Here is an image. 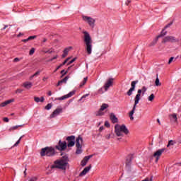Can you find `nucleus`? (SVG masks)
<instances>
[{
  "mask_svg": "<svg viewBox=\"0 0 181 181\" xmlns=\"http://www.w3.org/2000/svg\"><path fill=\"white\" fill-rule=\"evenodd\" d=\"M69 165V156H64L61 159L56 160L54 165H51V169H62L66 170Z\"/></svg>",
  "mask_w": 181,
  "mask_h": 181,
  "instance_id": "1",
  "label": "nucleus"
},
{
  "mask_svg": "<svg viewBox=\"0 0 181 181\" xmlns=\"http://www.w3.org/2000/svg\"><path fill=\"white\" fill-rule=\"evenodd\" d=\"M83 41L86 45V50L88 54H91L93 50V40L90 33L87 31H83Z\"/></svg>",
  "mask_w": 181,
  "mask_h": 181,
  "instance_id": "2",
  "label": "nucleus"
},
{
  "mask_svg": "<svg viewBox=\"0 0 181 181\" xmlns=\"http://www.w3.org/2000/svg\"><path fill=\"white\" fill-rule=\"evenodd\" d=\"M115 132L117 136H124V135H128V134H129V130H128V128H127L125 124H116L115 125Z\"/></svg>",
  "mask_w": 181,
  "mask_h": 181,
  "instance_id": "3",
  "label": "nucleus"
},
{
  "mask_svg": "<svg viewBox=\"0 0 181 181\" xmlns=\"http://www.w3.org/2000/svg\"><path fill=\"white\" fill-rule=\"evenodd\" d=\"M56 155V150L53 147H45L41 149V156H54Z\"/></svg>",
  "mask_w": 181,
  "mask_h": 181,
  "instance_id": "4",
  "label": "nucleus"
},
{
  "mask_svg": "<svg viewBox=\"0 0 181 181\" xmlns=\"http://www.w3.org/2000/svg\"><path fill=\"white\" fill-rule=\"evenodd\" d=\"M76 146L77 148L76 151V155H80V153H82L83 150L81 148H83V137H81V136H78L76 138Z\"/></svg>",
  "mask_w": 181,
  "mask_h": 181,
  "instance_id": "5",
  "label": "nucleus"
},
{
  "mask_svg": "<svg viewBox=\"0 0 181 181\" xmlns=\"http://www.w3.org/2000/svg\"><path fill=\"white\" fill-rule=\"evenodd\" d=\"M82 18H83V21H84L85 22H87L89 26H90V28L93 29V28L95 26V20L91 17H88L86 16H83Z\"/></svg>",
  "mask_w": 181,
  "mask_h": 181,
  "instance_id": "6",
  "label": "nucleus"
},
{
  "mask_svg": "<svg viewBox=\"0 0 181 181\" xmlns=\"http://www.w3.org/2000/svg\"><path fill=\"white\" fill-rule=\"evenodd\" d=\"M66 141L68 142L66 144L68 148H71L76 145V136H69L66 137Z\"/></svg>",
  "mask_w": 181,
  "mask_h": 181,
  "instance_id": "7",
  "label": "nucleus"
},
{
  "mask_svg": "<svg viewBox=\"0 0 181 181\" xmlns=\"http://www.w3.org/2000/svg\"><path fill=\"white\" fill-rule=\"evenodd\" d=\"M169 42L170 43H176L179 42V39L176 38L175 37L168 35L163 38L162 43H168Z\"/></svg>",
  "mask_w": 181,
  "mask_h": 181,
  "instance_id": "8",
  "label": "nucleus"
},
{
  "mask_svg": "<svg viewBox=\"0 0 181 181\" xmlns=\"http://www.w3.org/2000/svg\"><path fill=\"white\" fill-rule=\"evenodd\" d=\"M67 146V143L66 141H62V140H59L58 145L55 146V148L57 151H61L62 152L63 151H66Z\"/></svg>",
  "mask_w": 181,
  "mask_h": 181,
  "instance_id": "9",
  "label": "nucleus"
},
{
  "mask_svg": "<svg viewBox=\"0 0 181 181\" xmlns=\"http://www.w3.org/2000/svg\"><path fill=\"white\" fill-rule=\"evenodd\" d=\"M138 83H139V81H138V80L132 81V83H131V88H130V89L127 92V95L129 97H131V95H132V92H133V91H135V88L136 87V84H138Z\"/></svg>",
  "mask_w": 181,
  "mask_h": 181,
  "instance_id": "10",
  "label": "nucleus"
},
{
  "mask_svg": "<svg viewBox=\"0 0 181 181\" xmlns=\"http://www.w3.org/2000/svg\"><path fill=\"white\" fill-rule=\"evenodd\" d=\"M110 106L108 105V104L107 103H103L101 106L100 110L97 112L96 113V116L97 117H101L103 115H104V112H103V111H104V110H107V108H108Z\"/></svg>",
  "mask_w": 181,
  "mask_h": 181,
  "instance_id": "11",
  "label": "nucleus"
},
{
  "mask_svg": "<svg viewBox=\"0 0 181 181\" xmlns=\"http://www.w3.org/2000/svg\"><path fill=\"white\" fill-rule=\"evenodd\" d=\"M74 94H76V90H72V91L69 92L68 94L64 95L62 97L57 98L55 100H59V101H62L63 100H66V98H70V97H73V95H74Z\"/></svg>",
  "mask_w": 181,
  "mask_h": 181,
  "instance_id": "12",
  "label": "nucleus"
},
{
  "mask_svg": "<svg viewBox=\"0 0 181 181\" xmlns=\"http://www.w3.org/2000/svg\"><path fill=\"white\" fill-rule=\"evenodd\" d=\"M61 112H63V108H59L57 107L54 112L50 115L49 118H55V117H57L59 114Z\"/></svg>",
  "mask_w": 181,
  "mask_h": 181,
  "instance_id": "13",
  "label": "nucleus"
},
{
  "mask_svg": "<svg viewBox=\"0 0 181 181\" xmlns=\"http://www.w3.org/2000/svg\"><path fill=\"white\" fill-rule=\"evenodd\" d=\"M114 81V78H110L107 80V81L105 83V90L107 91L109 88V87H111L112 86V83Z\"/></svg>",
  "mask_w": 181,
  "mask_h": 181,
  "instance_id": "14",
  "label": "nucleus"
},
{
  "mask_svg": "<svg viewBox=\"0 0 181 181\" xmlns=\"http://www.w3.org/2000/svg\"><path fill=\"white\" fill-rule=\"evenodd\" d=\"M138 104H139V103H136V102H134L133 109L129 112V117H130V119H132V121L134 120V116L133 115L135 113V110L136 109V105H138Z\"/></svg>",
  "mask_w": 181,
  "mask_h": 181,
  "instance_id": "15",
  "label": "nucleus"
},
{
  "mask_svg": "<svg viewBox=\"0 0 181 181\" xmlns=\"http://www.w3.org/2000/svg\"><path fill=\"white\" fill-rule=\"evenodd\" d=\"M138 104H139V103H136V102H134L133 109L129 112V117H130V119H132V121L134 120V116L133 115L135 113V110L136 109V105H138Z\"/></svg>",
  "mask_w": 181,
  "mask_h": 181,
  "instance_id": "16",
  "label": "nucleus"
},
{
  "mask_svg": "<svg viewBox=\"0 0 181 181\" xmlns=\"http://www.w3.org/2000/svg\"><path fill=\"white\" fill-rule=\"evenodd\" d=\"M90 169H91V165L89 166L86 167L83 171L79 174V176H86L88 172H90Z\"/></svg>",
  "mask_w": 181,
  "mask_h": 181,
  "instance_id": "17",
  "label": "nucleus"
},
{
  "mask_svg": "<svg viewBox=\"0 0 181 181\" xmlns=\"http://www.w3.org/2000/svg\"><path fill=\"white\" fill-rule=\"evenodd\" d=\"M137 94L136 95L135 98H134V103H139V100H141V94L142 93V89H139L137 90Z\"/></svg>",
  "mask_w": 181,
  "mask_h": 181,
  "instance_id": "18",
  "label": "nucleus"
},
{
  "mask_svg": "<svg viewBox=\"0 0 181 181\" xmlns=\"http://www.w3.org/2000/svg\"><path fill=\"white\" fill-rule=\"evenodd\" d=\"M132 159H134V155L130 154L127 156V160H126V165L127 166H131V162H132Z\"/></svg>",
  "mask_w": 181,
  "mask_h": 181,
  "instance_id": "19",
  "label": "nucleus"
},
{
  "mask_svg": "<svg viewBox=\"0 0 181 181\" xmlns=\"http://www.w3.org/2000/svg\"><path fill=\"white\" fill-rule=\"evenodd\" d=\"M165 151H166V148L159 149L153 153V156L159 158V156H161L162 153L165 152Z\"/></svg>",
  "mask_w": 181,
  "mask_h": 181,
  "instance_id": "20",
  "label": "nucleus"
},
{
  "mask_svg": "<svg viewBox=\"0 0 181 181\" xmlns=\"http://www.w3.org/2000/svg\"><path fill=\"white\" fill-rule=\"evenodd\" d=\"M169 118L171 122H177V115H176V113L170 115Z\"/></svg>",
  "mask_w": 181,
  "mask_h": 181,
  "instance_id": "21",
  "label": "nucleus"
},
{
  "mask_svg": "<svg viewBox=\"0 0 181 181\" xmlns=\"http://www.w3.org/2000/svg\"><path fill=\"white\" fill-rule=\"evenodd\" d=\"M110 118L112 124H117V122H118V118H117V116H115L114 113L110 114Z\"/></svg>",
  "mask_w": 181,
  "mask_h": 181,
  "instance_id": "22",
  "label": "nucleus"
},
{
  "mask_svg": "<svg viewBox=\"0 0 181 181\" xmlns=\"http://www.w3.org/2000/svg\"><path fill=\"white\" fill-rule=\"evenodd\" d=\"M33 86V84L32 83V82H29V81H27V82H25V83H23V86L25 88H27V90H29L30 88H32Z\"/></svg>",
  "mask_w": 181,
  "mask_h": 181,
  "instance_id": "23",
  "label": "nucleus"
},
{
  "mask_svg": "<svg viewBox=\"0 0 181 181\" xmlns=\"http://www.w3.org/2000/svg\"><path fill=\"white\" fill-rule=\"evenodd\" d=\"M25 124H21V125H16V126H13L11 127L8 129V132H12L13 131H16V129H18L19 127H23Z\"/></svg>",
  "mask_w": 181,
  "mask_h": 181,
  "instance_id": "24",
  "label": "nucleus"
},
{
  "mask_svg": "<svg viewBox=\"0 0 181 181\" xmlns=\"http://www.w3.org/2000/svg\"><path fill=\"white\" fill-rule=\"evenodd\" d=\"M70 49H71V47L69 48H65L64 49V54H62V59H64V57H67V54H69V52H70Z\"/></svg>",
  "mask_w": 181,
  "mask_h": 181,
  "instance_id": "25",
  "label": "nucleus"
},
{
  "mask_svg": "<svg viewBox=\"0 0 181 181\" xmlns=\"http://www.w3.org/2000/svg\"><path fill=\"white\" fill-rule=\"evenodd\" d=\"M158 74H156V81H155V85L156 86V87H160V86H162V83L159 81V77H158Z\"/></svg>",
  "mask_w": 181,
  "mask_h": 181,
  "instance_id": "26",
  "label": "nucleus"
},
{
  "mask_svg": "<svg viewBox=\"0 0 181 181\" xmlns=\"http://www.w3.org/2000/svg\"><path fill=\"white\" fill-rule=\"evenodd\" d=\"M165 29L163 28L159 35L157 36V37H163V36H165L166 33H168V31H165Z\"/></svg>",
  "mask_w": 181,
  "mask_h": 181,
  "instance_id": "27",
  "label": "nucleus"
},
{
  "mask_svg": "<svg viewBox=\"0 0 181 181\" xmlns=\"http://www.w3.org/2000/svg\"><path fill=\"white\" fill-rule=\"evenodd\" d=\"M158 40H159V38L158 37H156L150 44L149 46L152 47V46H155V45H156V43H158Z\"/></svg>",
  "mask_w": 181,
  "mask_h": 181,
  "instance_id": "28",
  "label": "nucleus"
},
{
  "mask_svg": "<svg viewBox=\"0 0 181 181\" xmlns=\"http://www.w3.org/2000/svg\"><path fill=\"white\" fill-rule=\"evenodd\" d=\"M87 80H88V77H85L83 80V81L81 82L79 87L80 88H81V87H83V86L86 85V83H87Z\"/></svg>",
  "mask_w": 181,
  "mask_h": 181,
  "instance_id": "29",
  "label": "nucleus"
},
{
  "mask_svg": "<svg viewBox=\"0 0 181 181\" xmlns=\"http://www.w3.org/2000/svg\"><path fill=\"white\" fill-rule=\"evenodd\" d=\"M87 162H88V160L86 159V157H84L81 162V165L83 167L86 166V165H87Z\"/></svg>",
  "mask_w": 181,
  "mask_h": 181,
  "instance_id": "30",
  "label": "nucleus"
},
{
  "mask_svg": "<svg viewBox=\"0 0 181 181\" xmlns=\"http://www.w3.org/2000/svg\"><path fill=\"white\" fill-rule=\"evenodd\" d=\"M69 78H70V76H66L64 78L59 81V82H60L61 84H63V83H64V84H66V83H67V80H69Z\"/></svg>",
  "mask_w": 181,
  "mask_h": 181,
  "instance_id": "31",
  "label": "nucleus"
},
{
  "mask_svg": "<svg viewBox=\"0 0 181 181\" xmlns=\"http://www.w3.org/2000/svg\"><path fill=\"white\" fill-rule=\"evenodd\" d=\"M23 136H25V135L21 136L13 146H18V145L21 144V140L23 138Z\"/></svg>",
  "mask_w": 181,
  "mask_h": 181,
  "instance_id": "32",
  "label": "nucleus"
},
{
  "mask_svg": "<svg viewBox=\"0 0 181 181\" xmlns=\"http://www.w3.org/2000/svg\"><path fill=\"white\" fill-rule=\"evenodd\" d=\"M175 144H176V142H175L173 140H170L168 141V144L167 145V148H169V146H170L175 145Z\"/></svg>",
  "mask_w": 181,
  "mask_h": 181,
  "instance_id": "33",
  "label": "nucleus"
},
{
  "mask_svg": "<svg viewBox=\"0 0 181 181\" xmlns=\"http://www.w3.org/2000/svg\"><path fill=\"white\" fill-rule=\"evenodd\" d=\"M148 101H153L155 100V95L152 93L150 96L148 98Z\"/></svg>",
  "mask_w": 181,
  "mask_h": 181,
  "instance_id": "34",
  "label": "nucleus"
},
{
  "mask_svg": "<svg viewBox=\"0 0 181 181\" xmlns=\"http://www.w3.org/2000/svg\"><path fill=\"white\" fill-rule=\"evenodd\" d=\"M68 71H65L64 69H63L62 71H61V74H62L61 76L62 78L66 76V74H67Z\"/></svg>",
  "mask_w": 181,
  "mask_h": 181,
  "instance_id": "35",
  "label": "nucleus"
},
{
  "mask_svg": "<svg viewBox=\"0 0 181 181\" xmlns=\"http://www.w3.org/2000/svg\"><path fill=\"white\" fill-rule=\"evenodd\" d=\"M52 103H48L46 106H45V110H51L52 109Z\"/></svg>",
  "mask_w": 181,
  "mask_h": 181,
  "instance_id": "36",
  "label": "nucleus"
},
{
  "mask_svg": "<svg viewBox=\"0 0 181 181\" xmlns=\"http://www.w3.org/2000/svg\"><path fill=\"white\" fill-rule=\"evenodd\" d=\"M35 50L36 49L35 48H33V47L31 48V49L30 50V52H29L30 56H33V54H34Z\"/></svg>",
  "mask_w": 181,
  "mask_h": 181,
  "instance_id": "37",
  "label": "nucleus"
},
{
  "mask_svg": "<svg viewBox=\"0 0 181 181\" xmlns=\"http://www.w3.org/2000/svg\"><path fill=\"white\" fill-rule=\"evenodd\" d=\"M13 101H15V100H13V99H10V100H6L5 101L6 105H8V104H11V103H13Z\"/></svg>",
  "mask_w": 181,
  "mask_h": 181,
  "instance_id": "38",
  "label": "nucleus"
},
{
  "mask_svg": "<svg viewBox=\"0 0 181 181\" xmlns=\"http://www.w3.org/2000/svg\"><path fill=\"white\" fill-rule=\"evenodd\" d=\"M75 60H77L76 57L74 58L72 60H71L69 62H68L66 66H70V64H72V63H74Z\"/></svg>",
  "mask_w": 181,
  "mask_h": 181,
  "instance_id": "39",
  "label": "nucleus"
},
{
  "mask_svg": "<svg viewBox=\"0 0 181 181\" xmlns=\"http://www.w3.org/2000/svg\"><path fill=\"white\" fill-rule=\"evenodd\" d=\"M70 59H71V57H68V58H66V59L64 61V62H63L62 64H61L62 66H64V65L66 64V63H67V62H69V60H70Z\"/></svg>",
  "mask_w": 181,
  "mask_h": 181,
  "instance_id": "40",
  "label": "nucleus"
},
{
  "mask_svg": "<svg viewBox=\"0 0 181 181\" xmlns=\"http://www.w3.org/2000/svg\"><path fill=\"white\" fill-rule=\"evenodd\" d=\"M172 25H173V22H170V23L167 24L165 27L164 29H168V28H170V26H172Z\"/></svg>",
  "mask_w": 181,
  "mask_h": 181,
  "instance_id": "41",
  "label": "nucleus"
},
{
  "mask_svg": "<svg viewBox=\"0 0 181 181\" xmlns=\"http://www.w3.org/2000/svg\"><path fill=\"white\" fill-rule=\"evenodd\" d=\"M36 37H37L36 35L30 36L28 37V40H33L34 39H36Z\"/></svg>",
  "mask_w": 181,
  "mask_h": 181,
  "instance_id": "42",
  "label": "nucleus"
},
{
  "mask_svg": "<svg viewBox=\"0 0 181 181\" xmlns=\"http://www.w3.org/2000/svg\"><path fill=\"white\" fill-rule=\"evenodd\" d=\"M40 74V71H37V72H35L33 75V77H37V76H39Z\"/></svg>",
  "mask_w": 181,
  "mask_h": 181,
  "instance_id": "43",
  "label": "nucleus"
},
{
  "mask_svg": "<svg viewBox=\"0 0 181 181\" xmlns=\"http://www.w3.org/2000/svg\"><path fill=\"white\" fill-rule=\"evenodd\" d=\"M34 101H35V103H40V98L38 97H34Z\"/></svg>",
  "mask_w": 181,
  "mask_h": 181,
  "instance_id": "44",
  "label": "nucleus"
},
{
  "mask_svg": "<svg viewBox=\"0 0 181 181\" xmlns=\"http://www.w3.org/2000/svg\"><path fill=\"white\" fill-rule=\"evenodd\" d=\"M146 90H147L146 87H145V86L142 87L141 91L143 93V95L145 94V93H146Z\"/></svg>",
  "mask_w": 181,
  "mask_h": 181,
  "instance_id": "45",
  "label": "nucleus"
},
{
  "mask_svg": "<svg viewBox=\"0 0 181 181\" xmlns=\"http://www.w3.org/2000/svg\"><path fill=\"white\" fill-rule=\"evenodd\" d=\"M88 95H90V94L87 93L86 95H83L80 99L79 101H81V100H83V98H86V97H88Z\"/></svg>",
  "mask_w": 181,
  "mask_h": 181,
  "instance_id": "46",
  "label": "nucleus"
},
{
  "mask_svg": "<svg viewBox=\"0 0 181 181\" xmlns=\"http://www.w3.org/2000/svg\"><path fill=\"white\" fill-rule=\"evenodd\" d=\"M93 156H94V155H93V154H91V155L85 156V158H86V159H87L88 160H90V159H91V158H93Z\"/></svg>",
  "mask_w": 181,
  "mask_h": 181,
  "instance_id": "47",
  "label": "nucleus"
},
{
  "mask_svg": "<svg viewBox=\"0 0 181 181\" xmlns=\"http://www.w3.org/2000/svg\"><path fill=\"white\" fill-rule=\"evenodd\" d=\"M174 59H175V57H171L169 59L168 64H170V63H172Z\"/></svg>",
  "mask_w": 181,
  "mask_h": 181,
  "instance_id": "48",
  "label": "nucleus"
},
{
  "mask_svg": "<svg viewBox=\"0 0 181 181\" xmlns=\"http://www.w3.org/2000/svg\"><path fill=\"white\" fill-rule=\"evenodd\" d=\"M105 127H107V128H110V122H108L107 121L105 122Z\"/></svg>",
  "mask_w": 181,
  "mask_h": 181,
  "instance_id": "49",
  "label": "nucleus"
},
{
  "mask_svg": "<svg viewBox=\"0 0 181 181\" xmlns=\"http://www.w3.org/2000/svg\"><path fill=\"white\" fill-rule=\"evenodd\" d=\"M0 107H6V102H3L0 104Z\"/></svg>",
  "mask_w": 181,
  "mask_h": 181,
  "instance_id": "50",
  "label": "nucleus"
},
{
  "mask_svg": "<svg viewBox=\"0 0 181 181\" xmlns=\"http://www.w3.org/2000/svg\"><path fill=\"white\" fill-rule=\"evenodd\" d=\"M63 66V65H62V64L59 65V66H58L57 67V69L54 71V73H56V71H57V70H59V69H60L61 67H62Z\"/></svg>",
  "mask_w": 181,
  "mask_h": 181,
  "instance_id": "51",
  "label": "nucleus"
},
{
  "mask_svg": "<svg viewBox=\"0 0 181 181\" xmlns=\"http://www.w3.org/2000/svg\"><path fill=\"white\" fill-rule=\"evenodd\" d=\"M22 91H23V90H22V89H17L16 91V93L17 94H21V93H22Z\"/></svg>",
  "mask_w": 181,
  "mask_h": 181,
  "instance_id": "52",
  "label": "nucleus"
},
{
  "mask_svg": "<svg viewBox=\"0 0 181 181\" xmlns=\"http://www.w3.org/2000/svg\"><path fill=\"white\" fill-rule=\"evenodd\" d=\"M3 121H4V122H9V119L8 117H4Z\"/></svg>",
  "mask_w": 181,
  "mask_h": 181,
  "instance_id": "53",
  "label": "nucleus"
},
{
  "mask_svg": "<svg viewBox=\"0 0 181 181\" xmlns=\"http://www.w3.org/2000/svg\"><path fill=\"white\" fill-rule=\"evenodd\" d=\"M57 56H55V57H54L53 58H52V59H50L49 60V62H53L54 60H56V59H57Z\"/></svg>",
  "mask_w": 181,
  "mask_h": 181,
  "instance_id": "54",
  "label": "nucleus"
},
{
  "mask_svg": "<svg viewBox=\"0 0 181 181\" xmlns=\"http://www.w3.org/2000/svg\"><path fill=\"white\" fill-rule=\"evenodd\" d=\"M142 181H152V177L151 178H148V177H146V178H145L144 180H143Z\"/></svg>",
  "mask_w": 181,
  "mask_h": 181,
  "instance_id": "55",
  "label": "nucleus"
},
{
  "mask_svg": "<svg viewBox=\"0 0 181 181\" xmlns=\"http://www.w3.org/2000/svg\"><path fill=\"white\" fill-rule=\"evenodd\" d=\"M19 60H20L19 58L16 57L13 59V62H14V63H16V62H19Z\"/></svg>",
  "mask_w": 181,
  "mask_h": 181,
  "instance_id": "56",
  "label": "nucleus"
},
{
  "mask_svg": "<svg viewBox=\"0 0 181 181\" xmlns=\"http://www.w3.org/2000/svg\"><path fill=\"white\" fill-rule=\"evenodd\" d=\"M40 103H44L45 102V98L44 97H41L40 98Z\"/></svg>",
  "mask_w": 181,
  "mask_h": 181,
  "instance_id": "57",
  "label": "nucleus"
},
{
  "mask_svg": "<svg viewBox=\"0 0 181 181\" xmlns=\"http://www.w3.org/2000/svg\"><path fill=\"white\" fill-rule=\"evenodd\" d=\"M106 139H110L111 138V134H107L105 136Z\"/></svg>",
  "mask_w": 181,
  "mask_h": 181,
  "instance_id": "58",
  "label": "nucleus"
},
{
  "mask_svg": "<svg viewBox=\"0 0 181 181\" xmlns=\"http://www.w3.org/2000/svg\"><path fill=\"white\" fill-rule=\"evenodd\" d=\"M22 42H24V43H26L27 42H29V38L22 40Z\"/></svg>",
  "mask_w": 181,
  "mask_h": 181,
  "instance_id": "59",
  "label": "nucleus"
},
{
  "mask_svg": "<svg viewBox=\"0 0 181 181\" xmlns=\"http://www.w3.org/2000/svg\"><path fill=\"white\" fill-rule=\"evenodd\" d=\"M129 4H131V0H127L125 4L126 5H129Z\"/></svg>",
  "mask_w": 181,
  "mask_h": 181,
  "instance_id": "60",
  "label": "nucleus"
},
{
  "mask_svg": "<svg viewBox=\"0 0 181 181\" xmlns=\"http://www.w3.org/2000/svg\"><path fill=\"white\" fill-rule=\"evenodd\" d=\"M104 130V127H100V128H99V131H100V132H101L102 131H103Z\"/></svg>",
  "mask_w": 181,
  "mask_h": 181,
  "instance_id": "61",
  "label": "nucleus"
},
{
  "mask_svg": "<svg viewBox=\"0 0 181 181\" xmlns=\"http://www.w3.org/2000/svg\"><path fill=\"white\" fill-rule=\"evenodd\" d=\"M52 52L53 51H51V50H47L45 52V53H49V54H52Z\"/></svg>",
  "mask_w": 181,
  "mask_h": 181,
  "instance_id": "62",
  "label": "nucleus"
},
{
  "mask_svg": "<svg viewBox=\"0 0 181 181\" xmlns=\"http://www.w3.org/2000/svg\"><path fill=\"white\" fill-rule=\"evenodd\" d=\"M47 95H49V97H50V95H52V90L48 91Z\"/></svg>",
  "mask_w": 181,
  "mask_h": 181,
  "instance_id": "63",
  "label": "nucleus"
},
{
  "mask_svg": "<svg viewBox=\"0 0 181 181\" xmlns=\"http://www.w3.org/2000/svg\"><path fill=\"white\" fill-rule=\"evenodd\" d=\"M59 86H62V83H60V81H58V83L57 84V87H59Z\"/></svg>",
  "mask_w": 181,
  "mask_h": 181,
  "instance_id": "64",
  "label": "nucleus"
}]
</instances>
